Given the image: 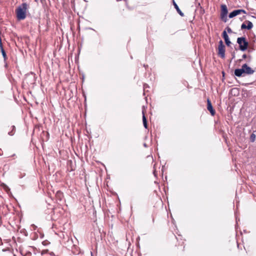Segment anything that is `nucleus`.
<instances>
[{"label":"nucleus","mask_w":256,"mask_h":256,"mask_svg":"<svg viewBox=\"0 0 256 256\" xmlns=\"http://www.w3.org/2000/svg\"><path fill=\"white\" fill-rule=\"evenodd\" d=\"M28 8V4L23 3L19 6L16 10L17 18L18 20H24L26 17V12Z\"/></svg>","instance_id":"1"},{"label":"nucleus","mask_w":256,"mask_h":256,"mask_svg":"<svg viewBox=\"0 0 256 256\" xmlns=\"http://www.w3.org/2000/svg\"><path fill=\"white\" fill-rule=\"evenodd\" d=\"M237 42L239 44V48L240 50L244 51L248 48V42L246 40V38H238Z\"/></svg>","instance_id":"2"},{"label":"nucleus","mask_w":256,"mask_h":256,"mask_svg":"<svg viewBox=\"0 0 256 256\" xmlns=\"http://www.w3.org/2000/svg\"><path fill=\"white\" fill-rule=\"evenodd\" d=\"M218 54L222 58H224V57H225V46L222 40H220L219 42V44H218Z\"/></svg>","instance_id":"3"},{"label":"nucleus","mask_w":256,"mask_h":256,"mask_svg":"<svg viewBox=\"0 0 256 256\" xmlns=\"http://www.w3.org/2000/svg\"><path fill=\"white\" fill-rule=\"evenodd\" d=\"M228 13V10L227 7L226 5L222 4L221 6V12H220V18L224 22H226L227 21V14Z\"/></svg>","instance_id":"4"},{"label":"nucleus","mask_w":256,"mask_h":256,"mask_svg":"<svg viewBox=\"0 0 256 256\" xmlns=\"http://www.w3.org/2000/svg\"><path fill=\"white\" fill-rule=\"evenodd\" d=\"M253 27V24L252 23L249 21V20H246L245 22L243 23L241 26V29H248V30H250Z\"/></svg>","instance_id":"5"},{"label":"nucleus","mask_w":256,"mask_h":256,"mask_svg":"<svg viewBox=\"0 0 256 256\" xmlns=\"http://www.w3.org/2000/svg\"><path fill=\"white\" fill-rule=\"evenodd\" d=\"M244 74H245V70L244 68H243V65L241 68L236 69L234 70V74L238 77L242 76Z\"/></svg>","instance_id":"6"},{"label":"nucleus","mask_w":256,"mask_h":256,"mask_svg":"<svg viewBox=\"0 0 256 256\" xmlns=\"http://www.w3.org/2000/svg\"><path fill=\"white\" fill-rule=\"evenodd\" d=\"M243 68H244L245 74L249 75L252 74L254 72V70H253L250 67L248 66L246 64H243Z\"/></svg>","instance_id":"7"},{"label":"nucleus","mask_w":256,"mask_h":256,"mask_svg":"<svg viewBox=\"0 0 256 256\" xmlns=\"http://www.w3.org/2000/svg\"><path fill=\"white\" fill-rule=\"evenodd\" d=\"M207 102H208L207 109L208 110H209L212 116H214L215 114V111L213 109L212 104L211 102L209 99H208Z\"/></svg>","instance_id":"8"},{"label":"nucleus","mask_w":256,"mask_h":256,"mask_svg":"<svg viewBox=\"0 0 256 256\" xmlns=\"http://www.w3.org/2000/svg\"><path fill=\"white\" fill-rule=\"evenodd\" d=\"M222 36L225 40L226 44L228 46H230V44H231V42L225 30H224L222 32Z\"/></svg>","instance_id":"9"},{"label":"nucleus","mask_w":256,"mask_h":256,"mask_svg":"<svg viewBox=\"0 0 256 256\" xmlns=\"http://www.w3.org/2000/svg\"><path fill=\"white\" fill-rule=\"evenodd\" d=\"M238 14H240V10H234V11H232V12H231L229 15H228V17L230 18H232Z\"/></svg>","instance_id":"10"},{"label":"nucleus","mask_w":256,"mask_h":256,"mask_svg":"<svg viewBox=\"0 0 256 256\" xmlns=\"http://www.w3.org/2000/svg\"><path fill=\"white\" fill-rule=\"evenodd\" d=\"M56 198L60 201L63 198V194L60 191H58L56 194Z\"/></svg>","instance_id":"11"},{"label":"nucleus","mask_w":256,"mask_h":256,"mask_svg":"<svg viewBox=\"0 0 256 256\" xmlns=\"http://www.w3.org/2000/svg\"><path fill=\"white\" fill-rule=\"evenodd\" d=\"M174 6L177 12L180 14V16H184V14L180 10V8H178V6L176 4L174 1Z\"/></svg>","instance_id":"12"},{"label":"nucleus","mask_w":256,"mask_h":256,"mask_svg":"<svg viewBox=\"0 0 256 256\" xmlns=\"http://www.w3.org/2000/svg\"><path fill=\"white\" fill-rule=\"evenodd\" d=\"M142 122H143V124H144V127L146 128H148L147 121H146V117L145 116L144 111H142Z\"/></svg>","instance_id":"13"},{"label":"nucleus","mask_w":256,"mask_h":256,"mask_svg":"<svg viewBox=\"0 0 256 256\" xmlns=\"http://www.w3.org/2000/svg\"><path fill=\"white\" fill-rule=\"evenodd\" d=\"M12 128V130L10 132H9L8 134L10 135V136H13L14 135V133H15V130H16V128L14 126H11Z\"/></svg>","instance_id":"14"},{"label":"nucleus","mask_w":256,"mask_h":256,"mask_svg":"<svg viewBox=\"0 0 256 256\" xmlns=\"http://www.w3.org/2000/svg\"><path fill=\"white\" fill-rule=\"evenodd\" d=\"M256 134L254 133H252L251 134V135L250 136V140L252 142H254L256 140Z\"/></svg>","instance_id":"15"},{"label":"nucleus","mask_w":256,"mask_h":256,"mask_svg":"<svg viewBox=\"0 0 256 256\" xmlns=\"http://www.w3.org/2000/svg\"><path fill=\"white\" fill-rule=\"evenodd\" d=\"M240 10V14H241L242 13V14H246V11L244 10Z\"/></svg>","instance_id":"16"},{"label":"nucleus","mask_w":256,"mask_h":256,"mask_svg":"<svg viewBox=\"0 0 256 256\" xmlns=\"http://www.w3.org/2000/svg\"><path fill=\"white\" fill-rule=\"evenodd\" d=\"M227 30H228V33H232V30H231L230 28L229 27H228L227 28Z\"/></svg>","instance_id":"17"},{"label":"nucleus","mask_w":256,"mask_h":256,"mask_svg":"<svg viewBox=\"0 0 256 256\" xmlns=\"http://www.w3.org/2000/svg\"><path fill=\"white\" fill-rule=\"evenodd\" d=\"M30 226H31V228H32L33 230H35L36 228V226L34 224H32Z\"/></svg>","instance_id":"18"},{"label":"nucleus","mask_w":256,"mask_h":256,"mask_svg":"<svg viewBox=\"0 0 256 256\" xmlns=\"http://www.w3.org/2000/svg\"><path fill=\"white\" fill-rule=\"evenodd\" d=\"M246 57H247L246 54H243V55H242V58H244H244H246Z\"/></svg>","instance_id":"19"},{"label":"nucleus","mask_w":256,"mask_h":256,"mask_svg":"<svg viewBox=\"0 0 256 256\" xmlns=\"http://www.w3.org/2000/svg\"><path fill=\"white\" fill-rule=\"evenodd\" d=\"M47 250H44L42 252V254H46V252Z\"/></svg>","instance_id":"20"},{"label":"nucleus","mask_w":256,"mask_h":256,"mask_svg":"<svg viewBox=\"0 0 256 256\" xmlns=\"http://www.w3.org/2000/svg\"><path fill=\"white\" fill-rule=\"evenodd\" d=\"M91 256H94L92 252H91Z\"/></svg>","instance_id":"21"}]
</instances>
